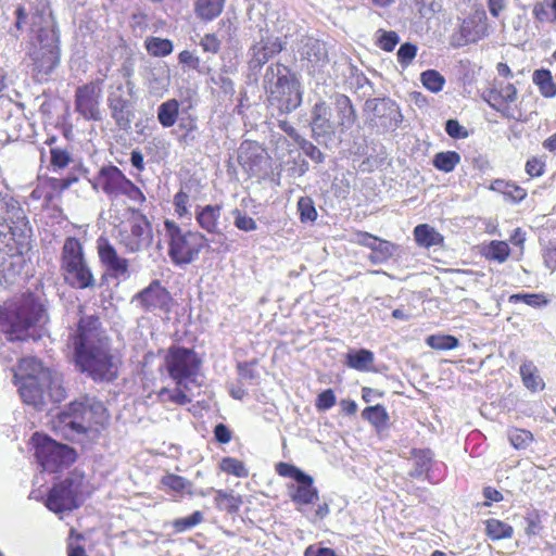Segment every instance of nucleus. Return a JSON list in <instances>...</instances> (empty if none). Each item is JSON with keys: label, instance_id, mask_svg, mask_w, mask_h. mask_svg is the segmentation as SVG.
I'll use <instances>...</instances> for the list:
<instances>
[{"label": "nucleus", "instance_id": "62", "mask_svg": "<svg viewBox=\"0 0 556 556\" xmlns=\"http://www.w3.org/2000/svg\"><path fill=\"white\" fill-rule=\"evenodd\" d=\"M178 60L181 64H186L193 70H199L201 60L199 56L193 55L192 52L184 50L178 54Z\"/></svg>", "mask_w": 556, "mask_h": 556}, {"label": "nucleus", "instance_id": "55", "mask_svg": "<svg viewBox=\"0 0 556 556\" xmlns=\"http://www.w3.org/2000/svg\"><path fill=\"white\" fill-rule=\"evenodd\" d=\"M235 226L242 231H253L257 228L256 222L248 216L242 214L239 210H235Z\"/></svg>", "mask_w": 556, "mask_h": 556}, {"label": "nucleus", "instance_id": "29", "mask_svg": "<svg viewBox=\"0 0 556 556\" xmlns=\"http://www.w3.org/2000/svg\"><path fill=\"white\" fill-rule=\"evenodd\" d=\"M345 365L357 371H369L374 365V354L369 350H350L345 354Z\"/></svg>", "mask_w": 556, "mask_h": 556}, {"label": "nucleus", "instance_id": "47", "mask_svg": "<svg viewBox=\"0 0 556 556\" xmlns=\"http://www.w3.org/2000/svg\"><path fill=\"white\" fill-rule=\"evenodd\" d=\"M510 303H518L523 302L525 304L532 306V307H539L541 305H546L547 300L543 294L538 293H516L511 294L509 296Z\"/></svg>", "mask_w": 556, "mask_h": 556}, {"label": "nucleus", "instance_id": "61", "mask_svg": "<svg viewBox=\"0 0 556 556\" xmlns=\"http://www.w3.org/2000/svg\"><path fill=\"white\" fill-rule=\"evenodd\" d=\"M214 437L218 443L226 444L231 441L232 434L230 429L226 425L218 424L214 428Z\"/></svg>", "mask_w": 556, "mask_h": 556}, {"label": "nucleus", "instance_id": "31", "mask_svg": "<svg viewBox=\"0 0 556 556\" xmlns=\"http://www.w3.org/2000/svg\"><path fill=\"white\" fill-rule=\"evenodd\" d=\"M180 103L177 99H168L157 108V121L164 128H169L177 123L180 115Z\"/></svg>", "mask_w": 556, "mask_h": 556}, {"label": "nucleus", "instance_id": "3", "mask_svg": "<svg viewBox=\"0 0 556 556\" xmlns=\"http://www.w3.org/2000/svg\"><path fill=\"white\" fill-rule=\"evenodd\" d=\"M0 226L8 231L0 232V258L21 257L31 235L27 215L18 200L9 193L0 192Z\"/></svg>", "mask_w": 556, "mask_h": 556}, {"label": "nucleus", "instance_id": "2", "mask_svg": "<svg viewBox=\"0 0 556 556\" xmlns=\"http://www.w3.org/2000/svg\"><path fill=\"white\" fill-rule=\"evenodd\" d=\"M46 308L31 292L23 293L0 305V331L11 342L26 341L29 330L46 318Z\"/></svg>", "mask_w": 556, "mask_h": 556}, {"label": "nucleus", "instance_id": "38", "mask_svg": "<svg viewBox=\"0 0 556 556\" xmlns=\"http://www.w3.org/2000/svg\"><path fill=\"white\" fill-rule=\"evenodd\" d=\"M218 467L223 472L237 478H247L249 476V469L245 467V464L235 457H223Z\"/></svg>", "mask_w": 556, "mask_h": 556}, {"label": "nucleus", "instance_id": "43", "mask_svg": "<svg viewBox=\"0 0 556 556\" xmlns=\"http://www.w3.org/2000/svg\"><path fill=\"white\" fill-rule=\"evenodd\" d=\"M72 162V155L67 149L51 148L50 149V167L54 172L66 168Z\"/></svg>", "mask_w": 556, "mask_h": 556}, {"label": "nucleus", "instance_id": "64", "mask_svg": "<svg viewBox=\"0 0 556 556\" xmlns=\"http://www.w3.org/2000/svg\"><path fill=\"white\" fill-rule=\"evenodd\" d=\"M304 556H337L336 552L330 547H316L309 545L304 552Z\"/></svg>", "mask_w": 556, "mask_h": 556}, {"label": "nucleus", "instance_id": "26", "mask_svg": "<svg viewBox=\"0 0 556 556\" xmlns=\"http://www.w3.org/2000/svg\"><path fill=\"white\" fill-rule=\"evenodd\" d=\"M109 108L112 118L121 129H128L131 125V111L129 110V101L123 97L110 99Z\"/></svg>", "mask_w": 556, "mask_h": 556}, {"label": "nucleus", "instance_id": "14", "mask_svg": "<svg viewBox=\"0 0 556 556\" xmlns=\"http://www.w3.org/2000/svg\"><path fill=\"white\" fill-rule=\"evenodd\" d=\"M202 361L193 349L172 345L164 356V367L175 384L193 382L200 372Z\"/></svg>", "mask_w": 556, "mask_h": 556}, {"label": "nucleus", "instance_id": "6", "mask_svg": "<svg viewBox=\"0 0 556 556\" xmlns=\"http://www.w3.org/2000/svg\"><path fill=\"white\" fill-rule=\"evenodd\" d=\"M163 225L167 255L177 266L191 264L208 245L207 238L199 230L184 229L175 220L168 218L164 220Z\"/></svg>", "mask_w": 556, "mask_h": 556}, {"label": "nucleus", "instance_id": "19", "mask_svg": "<svg viewBox=\"0 0 556 556\" xmlns=\"http://www.w3.org/2000/svg\"><path fill=\"white\" fill-rule=\"evenodd\" d=\"M77 181L78 177L74 174H70L64 178L39 176L37 185L30 193V199L35 201L43 200L46 205H50Z\"/></svg>", "mask_w": 556, "mask_h": 556}, {"label": "nucleus", "instance_id": "58", "mask_svg": "<svg viewBox=\"0 0 556 556\" xmlns=\"http://www.w3.org/2000/svg\"><path fill=\"white\" fill-rule=\"evenodd\" d=\"M445 131L452 138H466L467 130L456 119H448L445 124Z\"/></svg>", "mask_w": 556, "mask_h": 556}, {"label": "nucleus", "instance_id": "35", "mask_svg": "<svg viewBox=\"0 0 556 556\" xmlns=\"http://www.w3.org/2000/svg\"><path fill=\"white\" fill-rule=\"evenodd\" d=\"M217 508L227 511L228 514H237L243 503L240 495H235L232 492L225 490H217L214 497Z\"/></svg>", "mask_w": 556, "mask_h": 556}, {"label": "nucleus", "instance_id": "41", "mask_svg": "<svg viewBox=\"0 0 556 556\" xmlns=\"http://www.w3.org/2000/svg\"><path fill=\"white\" fill-rule=\"evenodd\" d=\"M45 390L53 403H60L66 397V390L62 384L61 378L53 376L50 370L49 380H47Z\"/></svg>", "mask_w": 556, "mask_h": 556}, {"label": "nucleus", "instance_id": "12", "mask_svg": "<svg viewBox=\"0 0 556 556\" xmlns=\"http://www.w3.org/2000/svg\"><path fill=\"white\" fill-rule=\"evenodd\" d=\"M92 188L101 190L111 200L126 197L139 205H143L147 201L142 190L127 178L121 168L112 164L99 169L93 178Z\"/></svg>", "mask_w": 556, "mask_h": 556}, {"label": "nucleus", "instance_id": "46", "mask_svg": "<svg viewBox=\"0 0 556 556\" xmlns=\"http://www.w3.org/2000/svg\"><path fill=\"white\" fill-rule=\"evenodd\" d=\"M298 211L302 223L314 222L317 218V211L309 197H301L298 201Z\"/></svg>", "mask_w": 556, "mask_h": 556}, {"label": "nucleus", "instance_id": "52", "mask_svg": "<svg viewBox=\"0 0 556 556\" xmlns=\"http://www.w3.org/2000/svg\"><path fill=\"white\" fill-rule=\"evenodd\" d=\"M337 397L332 389H327L320 392L315 401V407L319 412L330 409L336 405Z\"/></svg>", "mask_w": 556, "mask_h": 556}, {"label": "nucleus", "instance_id": "17", "mask_svg": "<svg viewBox=\"0 0 556 556\" xmlns=\"http://www.w3.org/2000/svg\"><path fill=\"white\" fill-rule=\"evenodd\" d=\"M102 80L96 79L77 87L74 96L75 111L86 121H101Z\"/></svg>", "mask_w": 556, "mask_h": 556}, {"label": "nucleus", "instance_id": "51", "mask_svg": "<svg viewBox=\"0 0 556 556\" xmlns=\"http://www.w3.org/2000/svg\"><path fill=\"white\" fill-rule=\"evenodd\" d=\"M275 470H276L277 475H279L280 477L291 478L295 481H298L300 479H304V475H305V472H303L301 469H299L294 465L285 463V462L277 463L275 466Z\"/></svg>", "mask_w": 556, "mask_h": 556}, {"label": "nucleus", "instance_id": "32", "mask_svg": "<svg viewBox=\"0 0 556 556\" xmlns=\"http://www.w3.org/2000/svg\"><path fill=\"white\" fill-rule=\"evenodd\" d=\"M415 240L422 248L441 245L443 236L428 224H420L414 229Z\"/></svg>", "mask_w": 556, "mask_h": 556}, {"label": "nucleus", "instance_id": "48", "mask_svg": "<svg viewBox=\"0 0 556 556\" xmlns=\"http://www.w3.org/2000/svg\"><path fill=\"white\" fill-rule=\"evenodd\" d=\"M509 247L504 241H492L486 250V257L503 263L509 255Z\"/></svg>", "mask_w": 556, "mask_h": 556}, {"label": "nucleus", "instance_id": "15", "mask_svg": "<svg viewBox=\"0 0 556 556\" xmlns=\"http://www.w3.org/2000/svg\"><path fill=\"white\" fill-rule=\"evenodd\" d=\"M81 480L83 478L80 476L71 473L64 479L54 482L45 500L46 507L55 514L78 508V494Z\"/></svg>", "mask_w": 556, "mask_h": 556}, {"label": "nucleus", "instance_id": "23", "mask_svg": "<svg viewBox=\"0 0 556 556\" xmlns=\"http://www.w3.org/2000/svg\"><path fill=\"white\" fill-rule=\"evenodd\" d=\"M226 0H193L194 16L202 23L218 18L224 12Z\"/></svg>", "mask_w": 556, "mask_h": 556}, {"label": "nucleus", "instance_id": "5", "mask_svg": "<svg viewBox=\"0 0 556 556\" xmlns=\"http://www.w3.org/2000/svg\"><path fill=\"white\" fill-rule=\"evenodd\" d=\"M356 122V114L351 99L345 94L334 97L333 108L320 100L311 112V129L315 138L331 137L336 132H345Z\"/></svg>", "mask_w": 556, "mask_h": 556}, {"label": "nucleus", "instance_id": "28", "mask_svg": "<svg viewBox=\"0 0 556 556\" xmlns=\"http://www.w3.org/2000/svg\"><path fill=\"white\" fill-rule=\"evenodd\" d=\"M161 486L167 493L193 495L192 482L182 476L167 472L160 480Z\"/></svg>", "mask_w": 556, "mask_h": 556}, {"label": "nucleus", "instance_id": "37", "mask_svg": "<svg viewBox=\"0 0 556 556\" xmlns=\"http://www.w3.org/2000/svg\"><path fill=\"white\" fill-rule=\"evenodd\" d=\"M149 54L153 56H166L173 52V42L169 39L149 37L144 41Z\"/></svg>", "mask_w": 556, "mask_h": 556}, {"label": "nucleus", "instance_id": "16", "mask_svg": "<svg viewBox=\"0 0 556 556\" xmlns=\"http://www.w3.org/2000/svg\"><path fill=\"white\" fill-rule=\"evenodd\" d=\"M132 302L144 313L169 314L175 305V300L169 290L159 279L151 282L137 292Z\"/></svg>", "mask_w": 556, "mask_h": 556}, {"label": "nucleus", "instance_id": "53", "mask_svg": "<svg viewBox=\"0 0 556 556\" xmlns=\"http://www.w3.org/2000/svg\"><path fill=\"white\" fill-rule=\"evenodd\" d=\"M520 374L522 376L523 383L528 389L535 391L539 388H542V381L533 374L531 365H522L520 367Z\"/></svg>", "mask_w": 556, "mask_h": 556}, {"label": "nucleus", "instance_id": "13", "mask_svg": "<svg viewBox=\"0 0 556 556\" xmlns=\"http://www.w3.org/2000/svg\"><path fill=\"white\" fill-rule=\"evenodd\" d=\"M33 75L37 80L47 79L60 64L59 40L47 28H39L29 51Z\"/></svg>", "mask_w": 556, "mask_h": 556}, {"label": "nucleus", "instance_id": "57", "mask_svg": "<svg viewBox=\"0 0 556 556\" xmlns=\"http://www.w3.org/2000/svg\"><path fill=\"white\" fill-rule=\"evenodd\" d=\"M300 149L307 155L312 161L316 163L324 162V154L323 152L311 141L304 139L301 141V144L299 146Z\"/></svg>", "mask_w": 556, "mask_h": 556}, {"label": "nucleus", "instance_id": "63", "mask_svg": "<svg viewBox=\"0 0 556 556\" xmlns=\"http://www.w3.org/2000/svg\"><path fill=\"white\" fill-rule=\"evenodd\" d=\"M544 163L536 157L529 160L526 164V172L531 177H539L544 172Z\"/></svg>", "mask_w": 556, "mask_h": 556}, {"label": "nucleus", "instance_id": "4", "mask_svg": "<svg viewBox=\"0 0 556 556\" xmlns=\"http://www.w3.org/2000/svg\"><path fill=\"white\" fill-rule=\"evenodd\" d=\"M267 102L280 113L288 114L296 110L303 99L301 81L288 66L277 62L270 64L265 74Z\"/></svg>", "mask_w": 556, "mask_h": 556}, {"label": "nucleus", "instance_id": "9", "mask_svg": "<svg viewBox=\"0 0 556 556\" xmlns=\"http://www.w3.org/2000/svg\"><path fill=\"white\" fill-rule=\"evenodd\" d=\"M34 457L43 471L59 473L77 459L75 448L59 443L47 434L35 432L30 438Z\"/></svg>", "mask_w": 556, "mask_h": 556}, {"label": "nucleus", "instance_id": "27", "mask_svg": "<svg viewBox=\"0 0 556 556\" xmlns=\"http://www.w3.org/2000/svg\"><path fill=\"white\" fill-rule=\"evenodd\" d=\"M303 58L311 64L313 71L324 67L328 63L326 45L320 40H311L305 45Z\"/></svg>", "mask_w": 556, "mask_h": 556}, {"label": "nucleus", "instance_id": "34", "mask_svg": "<svg viewBox=\"0 0 556 556\" xmlns=\"http://www.w3.org/2000/svg\"><path fill=\"white\" fill-rule=\"evenodd\" d=\"M412 460L414 468L410 471V476L420 477L424 473H428L433 462V453L429 448L413 450Z\"/></svg>", "mask_w": 556, "mask_h": 556}, {"label": "nucleus", "instance_id": "7", "mask_svg": "<svg viewBox=\"0 0 556 556\" xmlns=\"http://www.w3.org/2000/svg\"><path fill=\"white\" fill-rule=\"evenodd\" d=\"M60 269L64 282L73 289H92L96 278L85 256L84 245L77 237H66L61 249Z\"/></svg>", "mask_w": 556, "mask_h": 556}, {"label": "nucleus", "instance_id": "60", "mask_svg": "<svg viewBox=\"0 0 556 556\" xmlns=\"http://www.w3.org/2000/svg\"><path fill=\"white\" fill-rule=\"evenodd\" d=\"M15 23L14 27L18 33H22L28 24V13L23 4H18L15 9Z\"/></svg>", "mask_w": 556, "mask_h": 556}, {"label": "nucleus", "instance_id": "44", "mask_svg": "<svg viewBox=\"0 0 556 556\" xmlns=\"http://www.w3.org/2000/svg\"><path fill=\"white\" fill-rule=\"evenodd\" d=\"M426 342L434 350H453L459 345L458 339L450 334H432Z\"/></svg>", "mask_w": 556, "mask_h": 556}, {"label": "nucleus", "instance_id": "56", "mask_svg": "<svg viewBox=\"0 0 556 556\" xmlns=\"http://www.w3.org/2000/svg\"><path fill=\"white\" fill-rule=\"evenodd\" d=\"M497 185L505 186V189H503V193L516 202L523 200L527 195V191L525 189L514 184L507 181H498Z\"/></svg>", "mask_w": 556, "mask_h": 556}, {"label": "nucleus", "instance_id": "10", "mask_svg": "<svg viewBox=\"0 0 556 556\" xmlns=\"http://www.w3.org/2000/svg\"><path fill=\"white\" fill-rule=\"evenodd\" d=\"M116 230L119 245L130 254L149 249L153 242L152 224L139 208L128 207Z\"/></svg>", "mask_w": 556, "mask_h": 556}, {"label": "nucleus", "instance_id": "49", "mask_svg": "<svg viewBox=\"0 0 556 556\" xmlns=\"http://www.w3.org/2000/svg\"><path fill=\"white\" fill-rule=\"evenodd\" d=\"M508 439L511 445L517 448H525L533 440V435L530 431L523 429H514L508 433Z\"/></svg>", "mask_w": 556, "mask_h": 556}, {"label": "nucleus", "instance_id": "54", "mask_svg": "<svg viewBox=\"0 0 556 556\" xmlns=\"http://www.w3.org/2000/svg\"><path fill=\"white\" fill-rule=\"evenodd\" d=\"M417 53V47L413 43H403L397 50V61L403 65L407 66L415 59Z\"/></svg>", "mask_w": 556, "mask_h": 556}, {"label": "nucleus", "instance_id": "21", "mask_svg": "<svg viewBox=\"0 0 556 556\" xmlns=\"http://www.w3.org/2000/svg\"><path fill=\"white\" fill-rule=\"evenodd\" d=\"M283 47L279 38H266L255 42L250 48L249 66L252 70L261 68L270 59L279 54Z\"/></svg>", "mask_w": 556, "mask_h": 556}, {"label": "nucleus", "instance_id": "50", "mask_svg": "<svg viewBox=\"0 0 556 556\" xmlns=\"http://www.w3.org/2000/svg\"><path fill=\"white\" fill-rule=\"evenodd\" d=\"M199 45L205 53L217 54L222 49V40L215 33L204 34Z\"/></svg>", "mask_w": 556, "mask_h": 556}, {"label": "nucleus", "instance_id": "25", "mask_svg": "<svg viewBox=\"0 0 556 556\" xmlns=\"http://www.w3.org/2000/svg\"><path fill=\"white\" fill-rule=\"evenodd\" d=\"M188 384H176L174 389L162 388L156 392V399L162 404H174L185 406L191 403L192 399L188 395Z\"/></svg>", "mask_w": 556, "mask_h": 556}, {"label": "nucleus", "instance_id": "20", "mask_svg": "<svg viewBox=\"0 0 556 556\" xmlns=\"http://www.w3.org/2000/svg\"><path fill=\"white\" fill-rule=\"evenodd\" d=\"M518 91L513 84L494 85L492 88H488L482 92V99L488 104L501 112L504 116L509 117L506 113L508 104L516 101Z\"/></svg>", "mask_w": 556, "mask_h": 556}, {"label": "nucleus", "instance_id": "30", "mask_svg": "<svg viewBox=\"0 0 556 556\" xmlns=\"http://www.w3.org/2000/svg\"><path fill=\"white\" fill-rule=\"evenodd\" d=\"M198 181H189L180 187V189L173 197V206L175 215L181 219L187 216H190L189 202H190V193L192 191L193 186H198Z\"/></svg>", "mask_w": 556, "mask_h": 556}, {"label": "nucleus", "instance_id": "1", "mask_svg": "<svg viewBox=\"0 0 556 556\" xmlns=\"http://www.w3.org/2000/svg\"><path fill=\"white\" fill-rule=\"evenodd\" d=\"M76 366L96 382H111L119 376L122 356L112 349L100 317L81 316L68 337Z\"/></svg>", "mask_w": 556, "mask_h": 556}, {"label": "nucleus", "instance_id": "59", "mask_svg": "<svg viewBox=\"0 0 556 556\" xmlns=\"http://www.w3.org/2000/svg\"><path fill=\"white\" fill-rule=\"evenodd\" d=\"M362 416L374 425H378V422L382 421V406L379 404L368 406L362 412Z\"/></svg>", "mask_w": 556, "mask_h": 556}, {"label": "nucleus", "instance_id": "36", "mask_svg": "<svg viewBox=\"0 0 556 556\" xmlns=\"http://www.w3.org/2000/svg\"><path fill=\"white\" fill-rule=\"evenodd\" d=\"M460 162V155L455 151L439 152L433 156V166L444 173H451Z\"/></svg>", "mask_w": 556, "mask_h": 556}, {"label": "nucleus", "instance_id": "40", "mask_svg": "<svg viewBox=\"0 0 556 556\" xmlns=\"http://www.w3.org/2000/svg\"><path fill=\"white\" fill-rule=\"evenodd\" d=\"M533 81L539 86L541 93L546 98L556 96V85L553 81L551 72L538 70L533 74Z\"/></svg>", "mask_w": 556, "mask_h": 556}, {"label": "nucleus", "instance_id": "8", "mask_svg": "<svg viewBox=\"0 0 556 556\" xmlns=\"http://www.w3.org/2000/svg\"><path fill=\"white\" fill-rule=\"evenodd\" d=\"M108 412L101 402L84 401L71 402L60 415L61 421L78 434L99 432L108 422Z\"/></svg>", "mask_w": 556, "mask_h": 556}, {"label": "nucleus", "instance_id": "22", "mask_svg": "<svg viewBox=\"0 0 556 556\" xmlns=\"http://www.w3.org/2000/svg\"><path fill=\"white\" fill-rule=\"evenodd\" d=\"M222 205L207 204L198 206L195 212V220L201 229L211 235L222 233L220 225Z\"/></svg>", "mask_w": 556, "mask_h": 556}, {"label": "nucleus", "instance_id": "45", "mask_svg": "<svg viewBox=\"0 0 556 556\" xmlns=\"http://www.w3.org/2000/svg\"><path fill=\"white\" fill-rule=\"evenodd\" d=\"M420 78L422 85L431 92L441 91L445 83L444 77L434 70L425 71Z\"/></svg>", "mask_w": 556, "mask_h": 556}, {"label": "nucleus", "instance_id": "39", "mask_svg": "<svg viewBox=\"0 0 556 556\" xmlns=\"http://www.w3.org/2000/svg\"><path fill=\"white\" fill-rule=\"evenodd\" d=\"M485 532L493 540H502L511 538L514 530L509 525L497 519H489L485 522Z\"/></svg>", "mask_w": 556, "mask_h": 556}, {"label": "nucleus", "instance_id": "11", "mask_svg": "<svg viewBox=\"0 0 556 556\" xmlns=\"http://www.w3.org/2000/svg\"><path fill=\"white\" fill-rule=\"evenodd\" d=\"M17 368L23 374H14V384L25 404L35 407L42 406L46 397V383L49 380V370L43 368L34 357L20 359Z\"/></svg>", "mask_w": 556, "mask_h": 556}, {"label": "nucleus", "instance_id": "42", "mask_svg": "<svg viewBox=\"0 0 556 556\" xmlns=\"http://www.w3.org/2000/svg\"><path fill=\"white\" fill-rule=\"evenodd\" d=\"M203 513L200 510H195L190 516L173 520L172 527L175 533H182L197 527L198 525L203 522Z\"/></svg>", "mask_w": 556, "mask_h": 556}, {"label": "nucleus", "instance_id": "18", "mask_svg": "<svg viewBox=\"0 0 556 556\" xmlns=\"http://www.w3.org/2000/svg\"><path fill=\"white\" fill-rule=\"evenodd\" d=\"M99 262L111 278H127L129 276L130 262L119 255L115 245L105 236H100L96 241Z\"/></svg>", "mask_w": 556, "mask_h": 556}, {"label": "nucleus", "instance_id": "33", "mask_svg": "<svg viewBox=\"0 0 556 556\" xmlns=\"http://www.w3.org/2000/svg\"><path fill=\"white\" fill-rule=\"evenodd\" d=\"M178 130L180 135L178 141L180 143H189L194 139V132L198 130V117L187 110H182L178 119Z\"/></svg>", "mask_w": 556, "mask_h": 556}, {"label": "nucleus", "instance_id": "24", "mask_svg": "<svg viewBox=\"0 0 556 556\" xmlns=\"http://www.w3.org/2000/svg\"><path fill=\"white\" fill-rule=\"evenodd\" d=\"M298 485L291 493V500L298 505H309L318 501V490L313 485V478L304 475V479L296 481Z\"/></svg>", "mask_w": 556, "mask_h": 556}]
</instances>
